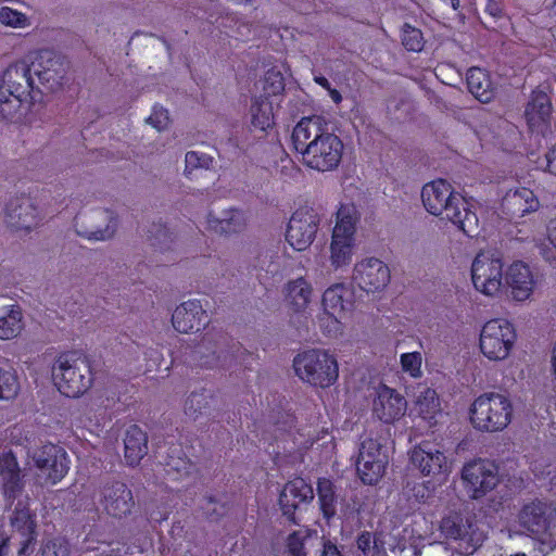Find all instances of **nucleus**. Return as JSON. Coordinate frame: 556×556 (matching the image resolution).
<instances>
[{
  "label": "nucleus",
  "instance_id": "1",
  "mask_svg": "<svg viewBox=\"0 0 556 556\" xmlns=\"http://www.w3.org/2000/svg\"><path fill=\"white\" fill-rule=\"evenodd\" d=\"M291 140L294 150L302 155L303 164L312 169L333 170L342 160L343 142L328 130L320 116L301 118L293 128Z\"/></svg>",
  "mask_w": 556,
  "mask_h": 556
},
{
  "label": "nucleus",
  "instance_id": "2",
  "mask_svg": "<svg viewBox=\"0 0 556 556\" xmlns=\"http://www.w3.org/2000/svg\"><path fill=\"white\" fill-rule=\"evenodd\" d=\"M422 204L428 213L443 216L462 230L473 237L478 230V216L469 202L445 179L427 182L421 189Z\"/></svg>",
  "mask_w": 556,
  "mask_h": 556
},
{
  "label": "nucleus",
  "instance_id": "3",
  "mask_svg": "<svg viewBox=\"0 0 556 556\" xmlns=\"http://www.w3.org/2000/svg\"><path fill=\"white\" fill-rule=\"evenodd\" d=\"M52 379L61 394L72 399L79 397L93 384L92 363L84 353L63 352L52 365Z\"/></svg>",
  "mask_w": 556,
  "mask_h": 556
},
{
  "label": "nucleus",
  "instance_id": "4",
  "mask_svg": "<svg viewBox=\"0 0 556 556\" xmlns=\"http://www.w3.org/2000/svg\"><path fill=\"white\" fill-rule=\"evenodd\" d=\"M34 89L30 64L24 60L10 64L0 77V116L12 119Z\"/></svg>",
  "mask_w": 556,
  "mask_h": 556
},
{
  "label": "nucleus",
  "instance_id": "5",
  "mask_svg": "<svg viewBox=\"0 0 556 556\" xmlns=\"http://www.w3.org/2000/svg\"><path fill=\"white\" fill-rule=\"evenodd\" d=\"M513 404L500 393L490 392L479 395L469 408V419L472 427L482 432L504 430L510 422Z\"/></svg>",
  "mask_w": 556,
  "mask_h": 556
},
{
  "label": "nucleus",
  "instance_id": "6",
  "mask_svg": "<svg viewBox=\"0 0 556 556\" xmlns=\"http://www.w3.org/2000/svg\"><path fill=\"white\" fill-rule=\"evenodd\" d=\"M295 375L305 383L326 389L339 377L337 358L327 351L311 349L299 353L293 359Z\"/></svg>",
  "mask_w": 556,
  "mask_h": 556
},
{
  "label": "nucleus",
  "instance_id": "7",
  "mask_svg": "<svg viewBox=\"0 0 556 556\" xmlns=\"http://www.w3.org/2000/svg\"><path fill=\"white\" fill-rule=\"evenodd\" d=\"M517 339L514 325L504 318L486 321L480 332L481 353L490 361L505 359Z\"/></svg>",
  "mask_w": 556,
  "mask_h": 556
},
{
  "label": "nucleus",
  "instance_id": "8",
  "mask_svg": "<svg viewBox=\"0 0 556 556\" xmlns=\"http://www.w3.org/2000/svg\"><path fill=\"white\" fill-rule=\"evenodd\" d=\"M354 208L341 205L337 212V222L332 230L330 261L334 268L349 265L352 260L356 218Z\"/></svg>",
  "mask_w": 556,
  "mask_h": 556
},
{
  "label": "nucleus",
  "instance_id": "9",
  "mask_svg": "<svg viewBox=\"0 0 556 556\" xmlns=\"http://www.w3.org/2000/svg\"><path fill=\"white\" fill-rule=\"evenodd\" d=\"M471 280L477 291L495 295L503 285V261L490 251L479 252L471 265Z\"/></svg>",
  "mask_w": 556,
  "mask_h": 556
},
{
  "label": "nucleus",
  "instance_id": "10",
  "mask_svg": "<svg viewBox=\"0 0 556 556\" xmlns=\"http://www.w3.org/2000/svg\"><path fill=\"white\" fill-rule=\"evenodd\" d=\"M67 67L68 62L50 49L39 50L30 62L33 76L37 77L39 85L51 92L63 86Z\"/></svg>",
  "mask_w": 556,
  "mask_h": 556
},
{
  "label": "nucleus",
  "instance_id": "11",
  "mask_svg": "<svg viewBox=\"0 0 556 556\" xmlns=\"http://www.w3.org/2000/svg\"><path fill=\"white\" fill-rule=\"evenodd\" d=\"M462 479L470 497L479 500L498 484V467L491 460L478 458L465 464Z\"/></svg>",
  "mask_w": 556,
  "mask_h": 556
},
{
  "label": "nucleus",
  "instance_id": "12",
  "mask_svg": "<svg viewBox=\"0 0 556 556\" xmlns=\"http://www.w3.org/2000/svg\"><path fill=\"white\" fill-rule=\"evenodd\" d=\"M31 459L35 468L38 470V475L52 485L59 483L70 469V459L66 451L53 443H47L35 448Z\"/></svg>",
  "mask_w": 556,
  "mask_h": 556
},
{
  "label": "nucleus",
  "instance_id": "13",
  "mask_svg": "<svg viewBox=\"0 0 556 556\" xmlns=\"http://www.w3.org/2000/svg\"><path fill=\"white\" fill-rule=\"evenodd\" d=\"M319 223V215L313 207L301 206L296 208L288 223L287 242L296 251L306 250L316 237Z\"/></svg>",
  "mask_w": 556,
  "mask_h": 556
},
{
  "label": "nucleus",
  "instance_id": "14",
  "mask_svg": "<svg viewBox=\"0 0 556 556\" xmlns=\"http://www.w3.org/2000/svg\"><path fill=\"white\" fill-rule=\"evenodd\" d=\"M382 445L377 439L366 438L361 442L356 470L363 483L376 484L384 475L388 460L381 454Z\"/></svg>",
  "mask_w": 556,
  "mask_h": 556
},
{
  "label": "nucleus",
  "instance_id": "15",
  "mask_svg": "<svg viewBox=\"0 0 556 556\" xmlns=\"http://www.w3.org/2000/svg\"><path fill=\"white\" fill-rule=\"evenodd\" d=\"M553 105L547 91L541 86L531 91L525 109V117L530 132L543 137L551 130Z\"/></svg>",
  "mask_w": 556,
  "mask_h": 556
},
{
  "label": "nucleus",
  "instance_id": "16",
  "mask_svg": "<svg viewBox=\"0 0 556 556\" xmlns=\"http://www.w3.org/2000/svg\"><path fill=\"white\" fill-rule=\"evenodd\" d=\"M390 278L388 265L376 257H368L356 263L352 276L359 289L367 293L383 290L390 282Z\"/></svg>",
  "mask_w": 556,
  "mask_h": 556
},
{
  "label": "nucleus",
  "instance_id": "17",
  "mask_svg": "<svg viewBox=\"0 0 556 556\" xmlns=\"http://www.w3.org/2000/svg\"><path fill=\"white\" fill-rule=\"evenodd\" d=\"M314 498L312 485L303 478L296 477L289 480L279 494V506L282 515L293 523L299 525L295 513L303 504H308Z\"/></svg>",
  "mask_w": 556,
  "mask_h": 556
},
{
  "label": "nucleus",
  "instance_id": "18",
  "mask_svg": "<svg viewBox=\"0 0 556 556\" xmlns=\"http://www.w3.org/2000/svg\"><path fill=\"white\" fill-rule=\"evenodd\" d=\"M5 222L15 230L30 231L39 225L40 213L30 194H22L5 204Z\"/></svg>",
  "mask_w": 556,
  "mask_h": 556
},
{
  "label": "nucleus",
  "instance_id": "19",
  "mask_svg": "<svg viewBox=\"0 0 556 556\" xmlns=\"http://www.w3.org/2000/svg\"><path fill=\"white\" fill-rule=\"evenodd\" d=\"M410 463L426 477L447 471L446 456L430 441H421L412 450Z\"/></svg>",
  "mask_w": 556,
  "mask_h": 556
},
{
  "label": "nucleus",
  "instance_id": "20",
  "mask_svg": "<svg viewBox=\"0 0 556 556\" xmlns=\"http://www.w3.org/2000/svg\"><path fill=\"white\" fill-rule=\"evenodd\" d=\"M0 486L4 498L11 504L21 496L25 488L17 457L11 450L0 454Z\"/></svg>",
  "mask_w": 556,
  "mask_h": 556
},
{
  "label": "nucleus",
  "instance_id": "21",
  "mask_svg": "<svg viewBox=\"0 0 556 556\" xmlns=\"http://www.w3.org/2000/svg\"><path fill=\"white\" fill-rule=\"evenodd\" d=\"M100 503L105 513L114 518L127 516L135 506L131 490L121 481L103 485Z\"/></svg>",
  "mask_w": 556,
  "mask_h": 556
},
{
  "label": "nucleus",
  "instance_id": "22",
  "mask_svg": "<svg viewBox=\"0 0 556 556\" xmlns=\"http://www.w3.org/2000/svg\"><path fill=\"white\" fill-rule=\"evenodd\" d=\"M207 314L199 300H189L176 307L172 315L175 330L181 333L198 332L207 325Z\"/></svg>",
  "mask_w": 556,
  "mask_h": 556
},
{
  "label": "nucleus",
  "instance_id": "23",
  "mask_svg": "<svg viewBox=\"0 0 556 556\" xmlns=\"http://www.w3.org/2000/svg\"><path fill=\"white\" fill-rule=\"evenodd\" d=\"M406 400L394 389L383 386L379 389L374 400V415L384 424H392L404 416L406 412Z\"/></svg>",
  "mask_w": 556,
  "mask_h": 556
},
{
  "label": "nucleus",
  "instance_id": "24",
  "mask_svg": "<svg viewBox=\"0 0 556 556\" xmlns=\"http://www.w3.org/2000/svg\"><path fill=\"white\" fill-rule=\"evenodd\" d=\"M552 509L543 501L534 500L522 506L518 514L519 525L531 534H545L551 526Z\"/></svg>",
  "mask_w": 556,
  "mask_h": 556
},
{
  "label": "nucleus",
  "instance_id": "25",
  "mask_svg": "<svg viewBox=\"0 0 556 556\" xmlns=\"http://www.w3.org/2000/svg\"><path fill=\"white\" fill-rule=\"evenodd\" d=\"M354 294L344 283H334L327 288L323 294V307L327 315L333 317L337 324L348 311L353 307Z\"/></svg>",
  "mask_w": 556,
  "mask_h": 556
},
{
  "label": "nucleus",
  "instance_id": "26",
  "mask_svg": "<svg viewBox=\"0 0 556 556\" xmlns=\"http://www.w3.org/2000/svg\"><path fill=\"white\" fill-rule=\"evenodd\" d=\"M539 200L534 192L526 187H519L506 192L502 200V208L510 218L523 217L539 208Z\"/></svg>",
  "mask_w": 556,
  "mask_h": 556
},
{
  "label": "nucleus",
  "instance_id": "27",
  "mask_svg": "<svg viewBox=\"0 0 556 556\" xmlns=\"http://www.w3.org/2000/svg\"><path fill=\"white\" fill-rule=\"evenodd\" d=\"M163 469L165 477L172 481L182 480L198 471L195 463L182 451L181 444L168 446Z\"/></svg>",
  "mask_w": 556,
  "mask_h": 556
},
{
  "label": "nucleus",
  "instance_id": "28",
  "mask_svg": "<svg viewBox=\"0 0 556 556\" xmlns=\"http://www.w3.org/2000/svg\"><path fill=\"white\" fill-rule=\"evenodd\" d=\"M506 282L511 289V295L516 301H525L530 298L534 287L530 267L521 262L513 263L506 271Z\"/></svg>",
  "mask_w": 556,
  "mask_h": 556
},
{
  "label": "nucleus",
  "instance_id": "29",
  "mask_svg": "<svg viewBox=\"0 0 556 556\" xmlns=\"http://www.w3.org/2000/svg\"><path fill=\"white\" fill-rule=\"evenodd\" d=\"M466 81L470 93L480 102L489 103L494 99L497 88L486 70L470 67L467 71Z\"/></svg>",
  "mask_w": 556,
  "mask_h": 556
},
{
  "label": "nucleus",
  "instance_id": "30",
  "mask_svg": "<svg viewBox=\"0 0 556 556\" xmlns=\"http://www.w3.org/2000/svg\"><path fill=\"white\" fill-rule=\"evenodd\" d=\"M148 453V435L137 425L126 430L124 439V455L128 466L135 467Z\"/></svg>",
  "mask_w": 556,
  "mask_h": 556
},
{
  "label": "nucleus",
  "instance_id": "31",
  "mask_svg": "<svg viewBox=\"0 0 556 556\" xmlns=\"http://www.w3.org/2000/svg\"><path fill=\"white\" fill-rule=\"evenodd\" d=\"M285 291L286 301L295 313L303 312L307 307L311 301L312 286L305 278L300 277L289 281Z\"/></svg>",
  "mask_w": 556,
  "mask_h": 556
},
{
  "label": "nucleus",
  "instance_id": "32",
  "mask_svg": "<svg viewBox=\"0 0 556 556\" xmlns=\"http://www.w3.org/2000/svg\"><path fill=\"white\" fill-rule=\"evenodd\" d=\"M12 527L23 536L20 553H25L36 539V521L28 508L15 507L12 517Z\"/></svg>",
  "mask_w": 556,
  "mask_h": 556
},
{
  "label": "nucleus",
  "instance_id": "33",
  "mask_svg": "<svg viewBox=\"0 0 556 556\" xmlns=\"http://www.w3.org/2000/svg\"><path fill=\"white\" fill-rule=\"evenodd\" d=\"M317 495L321 515L329 522L337 515V494L332 481L327 478H319Z\"/></svg>",
  "mask_w": 556,
  "mask_h": 556
},
{
  "label": "nucleus",
  "instance_id": "34",
  "mask_svg": "<svg viewBox=\"0 0 556 556\" xmlns=\"http://www.w3.org/2000/svg\"><path fill=\"white\" fill-rule=\"evenodd\" d=\"M250 112L253 127L265 131L274 125V111L270 100L261 96L254 97Z\"/></svg>",
  "mask_w": 556,
  "mask_h": 556
},
{
  "label": "nucleus",
  "instance_id": "35",
  "mask_svg": "<svg viewBox=\"0 0 556 556\" xmlns=\"http://www.w3.org/2000/svg\"><path fill=\"white\" fill-rule=\"evenodd\" d=\"M210 228L217 232L231 235L242 231L247 225V218L242 211L231 208L223 218H210Z\"/></svg>",
  "mask_w": 556,
  "mask_h": 556
},
{
  "label": "nucleus",
  "instance_id": "36",
  "mask_svg": "<svg viewBox=\"0 0 556 556\" xmlns=\"http://www.w3.org/2000/svg\"><path fill=\"white\" fill-rule=\"evenodd\" d=\"M23 328V314L20 306L12 305L7 315L0 316V340L17 337Z\"/></svg>",
  "mask_w": 556,
  "mask_h": 556
},
{
  "label": "nucleus",
  "instance_id": "37",
  "mask_svg": "<svg viewBox=\"0 0 556 556\" xmlns=\"http://www.w3.org/2000/svg\"><path fill=\"white\" fill-rule=\"evenodd\" d=\"M214 396L205 389L200 392H192L185 402V413L192 419H197L200 415L206 414L210 409L211 402Z\"/></svg>",
  "mask_w": 556,
  "mask_h": 556
},
{
  "label": "nucleus",
  "instance_id": "38",
  "mask_svg": "<svg viewBox=\"0 0 556 556\" xmlns=\"http://www.w3.org/2000/svg\"><path fill=\"white\" fill-rule=\"evenodd\" d=\"M262 86L261 97L269 100L271 97L282 96L285 92V77L282 73L275 67L267 70L264 77L260 80Z\"/></svg>",
  "mask_w": 556,
  "mask_h": 556
},
{
  "label": "nucleus",
  "instance_id": "39",
  "mask_svg": "<svg viewBox=\"0 0 556 556\" xmlns=\"http://www.w3.org/2000/svg\"><path fill=\"white\" fill-rule=\"evenodd\" d=\"M356 546L362 556H386L384 542L369 531L358 533Z\"/></svg>",
  "mask_w": 556,
  "mask_h": 556
},
{
  "label": "nucleus",
  "instance_id": "40",
  "mask_svg": "<svg viewBox=\"0 0 556 556\" xmlns=\"http://www.w3.org/2000/svg\"><path fill=\"white\" fill-rule=\"evenodd\" d=\"M20 391V380L13 368H0V400H12Z\"/></svg>",
  "mask_w": 556,
  "mask_h": 556
},
{
  "label": "nucleus",
  "instance_id": "41",
  "mask_svg": "<svg viewBox=\"0 0 556 556\" xmlns=\"http://www.w3.org/2000/svg\"><path fill=\"white\" fill-rule=\"evenodd\" d=\"M402 45L407 51L419 52L424 48V36L420 29L405 23L402 28Z\"/></svg>",
  "mask_w": 556,
  "mask_h": 556
},
{
  "label": "nucleus",
  "instance_id": "42",
  "mask_svg": "<svg viewBox=\"0 0 556 556\" xmlns=\"http://www.w3.org/2000/svg\"><path fill=\"white\" fill-rule=\"evenodd\" d=\"M417 405L424 418H433L440 408L437 392L432 389H427L424 395L418 397Z\"/></svg>",
  "mask_w": 556,
  "mask_h": 556
},
{
  "label": "nucleus",
  "instance_id": "43",
  "mask_svg": "<svg viewBox=\"0 0 556 556\" xmlns=\"http://www.w3.org/2000/svg\"><path fill=\"white\" fill-rule=\"evenodd\" d=\"M70 541L63 536L47 540L41 547V556H70Z\"/></svg>",
  "mask_w": 556,
  "mask_h": 556
},
{
  "label": "nucleus",
  "instance_id": "44",
  "mask_svg": "<svg viewBox=\"0 0 556 556\" xmlns=\"http://www.w3.org/2000/svg\"><path fill=\"white\" fill-rule=\"evenodd\" d=\"M185 163V175L190 177L194 169H207L213 163V157L205 153L189 151L186 153Z\"/></svg>",
  "mask_w": 556,
  "mask_h": 556
},
{
  "label": "nucleus",
  "instance_id": "45",
  "mask_svg": "<svg viewBox=\"0 0 556 556\" xmlns=\"http://www.w3.org/2000/svg\"><path fill=\"white\" fill-rule=\"evenodd\" d=\"M400 362L402 370L408 374L412 378L417 379L422 376V357L420 352L403 353L401 354Z\"/></svg>",
  "mask_w": 556,
  "mask_h": 556
},
{
  "label": "nucleus",
  "instance_id": "46",
  "mask_svg": "<svg viewBox=\"0 0 556 556\" xmlns=\"http://www.w3.org/2000/svg\"><path fill=\"white\" fill-rule=\"evenodd\" d=\"M441 531L444 536L448 540H464L466 536V530L460 523L453 518H444L441 522Z\"/></svg>",
  "mask_w": 556,
  "mask_h": 556
},
{
  "label": "nucleus",
  "instance_id": "47",
  "mask_svg": "<svg viewBox=\"0 0 556 556\" xmlns=\"http://www.w3.org/2000/svg\"><path fill=\"white\" fill-rule=\"evenodd\" d=\"M206 505L203 507L207 519L217 521L228 514L229 505L227 503H217L216 498L212 495L205 497Z\"/></svg>",
  "mask_w": 556,
  "mask_h": 556
},
{
  "label": "nucleus",
  "instance_id": "48",
  "mask_svg": "<svg viewBox=\"0 0 556 556\" xmlns=\"http://www.w3.org/2000/svg\"><path fill=\"white\" fill-rule=\"evenodd\" d=\"M25 14L13 10L9 7H2L0 9V23L11 27H23L26 25Z\"/></svg>",
  "mask_w": 556,
  "mask_h": 556
},
{
  "label": "nucleus",
  "instance_id": "49",
  "mask_svg": "<svg viewBox=\"0 0 556 556\" xmlns=\"http://www.w3.org/2000/svg\"><path fill=\"white\" fill-rule=\"evenodd\" d=\"M147 123L156 130L161 131L165 129L169 123V113L162 105L155 104L152 108L150 116L147 118Z\"/></svg>",
  "mask_w": 556,
  "mask_h": 556
},
{
  "label": "nucleus",
  "instance_id": "50",
  "mask_svg": "<svg viewBox=\"0 0 556 556\" xmlns=\"http://www.w3.org/2000/svg\"><path fill=\"white\" fill-rule=\"evenodd\" d=\"M227 355L228 353H225V351L215 349L212 351L211 355L201 356L199 365L205 368H215L219 365L224 366Z\"/></svg>",
  "mask_w": 556,
  "mask_h": 556
},
{
  "label": "nucleus",
  "instance_id": "51",
  "mask_svg": "<svg viewBox=\"0 0 556 556\" xmlns=\"http://www.w3.org/2000/svg\"><path fill=\"white\" fill-rule=\"evenodd\" d=\"M287 549L290 556H306L304 541L299 532L294 531L289 534Z\"/></svg>",
  "mask_w": 556,
  "mask_h": 556
},
{
  "label": "nucleus",
  "instance_id": "52",
  "mask_svg": "<svg viewBox=\"0 0 556 556\" xmlns=\"http://www.w3.org/2000/svg\"><path fill=\"white\" fill-rule=\"evenodd\" d=\"M149 239L154 240L152 245L165 243L167 240H172V232L165 224H153V228L149 231Z\"/></svg>",
  "mask_w": 556,
  "mask_h": 556
},
{
  "label": "nucleus",
  "instance_id": "53",
  "mask_svg": "<svg viewBox=\"0 0 556 556\" xmlns=\"http://www.w3.org/2000/svg\"><path fill=\"white\" fill-rule=\"evenodd\" d=\"M115 225H116V223L114 222L112 227L110 225H108L103 229H97V230H93V231L79 232V235H81L83 237H85V238H87L89 240H97V241H99V240H106V239H110L114 235Z\"/></svg>",
  "mask_w": 556,
  "mask_h": 556
},
{
  "label": "nucleus",
  "instance_id": "54",
  "mask_svg": "<svg viewBox=\"0 0 556 556\" xmlns=\"http://www.w3.org/2000/svg\"><path fill=\"white\" fill-rule=\"evenodd\" d=\"M485 12L492 17L498 18L503 14V8L497 0H488L485 4Z\"/></svg>",
  "mask_w": 556,
  "mask_h": 556
},
{
  "label": "nucleus",
  "instance_id": "55",
  "mask_svg": "<svg viewBox=\"0 0 556 556\" xmlns=\"http://www.w3.org/2000/svg\"><path fill=\"white\" fill-rule=\"evenodd\" d=\"M545 161L547 172L556 175V143L545 154Z\"/></svg>",
  "mask_w": 556,
  "mask_h": 556
},
{
  "label": "nucleus",
  "instance_id": "56",
  "mask_svg": "<svg viewBox=\"0 0 556 556\" xmlns=\"http://www.w3.org/2000/svg\"><path fill=\"white\" fill-rule=\"evenodd\" d=\"M321 556H343L338 546L330 541L324 543Z\"/></svg>",
  "mask_w": 556,
  "mask_h": 556
},
{
  "label": "nucleus",
  "instance_id": "57",
  "mask_svg": "<svg viewBox=\"0 0 556 556\" xmlns=\"http://www.w3.org/2000/svg\"><path fill=\"white\" fill-rule=\"evenodd\" d=\"M548 240L556 249V219H553L548 226Z\"/></svg>",
  "mask_w": 556,
  "mask_h": 556
},
{
  "label": "nucleus",
  "instance_id": "58",
  "mask_svg": "<svg viewBox=\"0 0 556 556\" xmlns=\"http://www.w3.org/2000/svg\"><path fill=\"white\" fill-rule=\"evenodd\" d=\"M327 91L329 93V97L336 104L341 103L342 94L338 89L330 87V89H328Z\"/></svg>",
  "mask_w": 556,
  "mask_h": 556
},
{
  "label": "nucleus",
  "instance_id": "59",
  "mask_svg": "<svg viewBox=\"0 0 556 556\" xmlns=\"http://www.w3.org/2000/svg\"><path fill=\"white\" fill-rule=\"evenodd\" d=\"M314 80L317 85L326 90L330 89L331 87L330 81L325 76H315Z\"/></svg>",
  "mask_w": 556,
  "mask_h": 556
},
{
  "label": "nucleus",
  "instance_id": "60",
  "mask_svg": "<svg viewBox=\"0 0 556 556\" xmlns=\"http://www.w3.org/2000/svg\"><path fill=\"white\" fill-rule=\"evenodd\" d=\"M442 2L451 5L453 10H457L460 5L459 0H441Z\"/></svg>",
  "mask_w": 556,
  "mask_h": 556
},
{
  "label": "nucleus",
  "instance_id": "61",
  "mask_svg": "<svg viewBox=\"0 0 556 556\" xmlns=\"http://www.w3.org/2000/svg\"><path fill=\"white\" fill-rule=\"evenodd\" d=\"M287 417L290 419V421H291V422H292V421H293V419H294V417H293L292 415H288Z\"/></svg>",
  "mask_w": 556,
  "mask_h": 556
},
{
  "label": "nucleus",
  "instance_id": "62",
  "mask_svg": "<svg viewBox=\"0 0 556 556\" xmlns=\"http://www.w3.org/2000/svg\"><path fill=\"white\" fill-rule=\"evenodd\" d=\"M0 556H5L2 552V546L0 545Z\"/></svg>",
  "mask_w": 556,
  "mask_h": 556
}]
</instances>
